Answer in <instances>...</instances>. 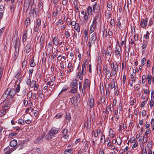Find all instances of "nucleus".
Segmentation results:
<instances>
[{
	"label": "nucleus",
	"mask_w": 154,
	"mask_h": 154,
	"mask_svg": "<svg viewBox=\"0 0 154 154\" xmlns=\"http://www.w3.org/2000/svg\"><path fill=\"white\" fill-rule=\"evenodd\" d=\"M8 94L7 92H6V91H5L4 93L2 95L1 100H2V101L5 100H6V99H7L8 97Z\"/></svg>",
	"instance_id": "nucleus-16"
},
{
	"label": "nucleus",
	"mask_w": 154,
	"mask_h": 154,
	"mask_svg": "<svg viewBox=\"0 0 154 154\" xmlns=\"http://www.w3.org/2000/svg\"><path fill=\"white\" fill-rule=\"evenodd\" d=\"M97 25L96 24H95L92 23L90 27V33H92L94 32L95 29L96 28Z\"/></svg>",
	"instance_id": "nucleus-15"
},
{
	"label": "nucleus",
	"mask_w": 154,
	"mask_h": 154,
	"mask_svg": "<svg viewBox=\"0 0 154 154\" xmlns=\"http://www.w3.org/2000/svg\"><path fill=\"white\" fill-rule=\"evenodd\" d=\"M100 9V6L99 4L96 3L93 6L92 10L94 13H98Z\"/></svg>",
	"instance_id": "nucleus-8"
},
{
	"label": "nucleus",
	"mask_w": 154,
	"mask_h": 154,
	"mask_svg": "<svg viewBox=\"0 0 154 154\" xmlns=\"http://www.w3.org/2000/svg\"><path fill=\"white\" fill-rule=\"evenodd\" d=\"M151 130L149 129H148L146 131V132H145V135L147 136L149 134H150L151 133Z\"/></svg>",
	"instance_id": "nucleus-59"
},
{
	"label": "nucleus",
	"mask_w": 154,
	"mask_h": 154,
	"mask_svg": "<svg viewBox=\"0 0 154 154\" xmlns=\"http://www.w3.org/2000/svg\"><path fill=\"white\" fill-rule=\"evenodd\" d=\"M113 71L117 72L118 70V66L117 63L115 64L113 62L110 65Z\"/></svg>",
	"instance_id": "nucleus-9"
},
{
	"label": "nucleus",
	"mask_w": 154,
	"mask_h": 154,
	"mask_svg": "<svg viewBox=\"0 0 154 154\" xmlns=\"http://www.w3.org/2000/svg\"><path fill=\"white\" fill-rule=\"evenodd\" d=\"M73 150V148H71L69 149H66L64 152V154H70Z\"/></svg>",
	"instance_id": "nucleus-27"
},
{
	"label": "nucleus",
	"mask_w": 154,
	"mask_h": 154,
	"mask_svg": "<svg viewBox=\"0 0 154 154\" xmlns=\"http://www.w3.org/2000/svg\"><path fill=\"white\" fill-rule=\"evenodd\" d=\"M87 68L86 67V66H85V64H83L82 65V71L83 72V73L84 72V74L86 73V68Z\"/></svg>",
	"instance_id": "nucleus-39"
},
{
	"label": "nucleus",
	"mask_w": 154,
	"mask_h": 154,
	"mask_svg": "<svg viewBox=\"0 0 154 154\" xmlns=\"http://www.w3.org/2000/svg\"><path fill=\"white\" fill-rule=\"evenodd\" d=\"M92 11L91 7L90 6H88L87 9V12L89 15H92Z\"/></svg>",
	"instance_id": "nucleus-25"
},
{
	"label": "nucleus",
	"mask_w": 154,
	"mask_h": 154,
	"mask_svg": "<svg viewBox=\"0 0 154 154\" xmlns=\"http://www.w3.org/2000/svg\"><path fill=\"white\" fill-rule=\"evenodd\" d=\"M19 43L18 42H16L14 47L15 48V51L14 58L16 60L18 57L19 54Z\"/></svg>",
	"instance_id": "nucleus-2"
},
{
	"label": "nucleus",
	"mask_w": 154,
	"mask_h": 154,
	"mask_svg": "<svg viewBox=\"0 0 154 154\" xmlns=\"http://www.w3.org/2000/svg\"><path fill=\"white\" fill-rule=\"evenodd\" d=\"M53 42L56 45H57L59 44V42L57 38L54 37L53 39Z\"/></svg>",
	"instance_id": "nucleus-32"
},
{
	"label": "nucleus",
	"mask_w": 154,
	"mask_h": 154,
	"mask_svg": "<svg viewBox=\"0 0 154 154\" xmlns=\"http://www.w3.org/2000/svg\"><path fill=\"white\" fill-rule=\"evenodd\" d=\"M153 103H154L153 100H152V99H151V100H150V103H149V105L150 106V108L151 109H152V107L153 106Z\"/></svg>",
	"instance_id": "nucleus-58"
},
{
	"label": "nucleus",
	"mask_w": 154,
	"mask_h": 154,
	"mask_svg": "<svg viewBox=\"0 0 154 154\" xmlns=\"http://www.w3.org/2000/svg\"><path fill=\"white\" fill-rule=\"evenodd\" d=\"M10 146L12 147L10 148H14L15 150L18 147L19 145L17 144V140L14 139L11 141L10 143Z\"/></svg>",
	"instance_id": "nucleus-4"
},
{
	"label": "nucleus",
	"mask_w": 154,
	"mask_h": 154,
	"mask_svg": "<svg viewBox=\"0 0 154 154\" xmlns=\"http://www.w3.org/2000/svg\"><path fill=\"white\" fill-rule=\"evenodd\" d=\"M152 77V76L151 75H150L149 76V75H147V79H148V83L149 84H150L151 83Z\"/></svg>",
	"instance_id": "nucleus-44"
},
{
	"label": "nucleus",
	"mask_w": 154,
	"mask_h": 154,
	"mask_svg": "<svg viewBox=\"0 0 154 154\" xmlns=\"http://www.w3.org/2000/svg\"><path fill=\"white\" fill-rule=\"evenodd\" d=\"M65 35L66 38H68L70 36V33L68 31H65Z\"/></svg>",
	"instance_id": "nucleus-53"
},
{
	"label": "nucleus",
	"mask_w": 154,
	"mask_h": 154,
	"mask_svg": "<svg viewBox=\"0 0 154 154\" xmlns=\"http://www.w3.org/2000/svg\"><path fill=\"white\" fill-rule=\"evenodd\" d=\"M31 46L30 44H28L26 47V53H28L31 51Z\"/></svg>",
	"instance_id": "nucleus-22"
},
{
	"label": "nucleus",
	"mask_w": 154,
	"mask_h": 154,
	"mask_svg": "<svg viewBox=\"0 0 154 154\" xmlns=\"http://www.w3.org/2000/svg\"><path fill=\"white\" fill-rule=\"evenodd\" d=\"M23 78V77H21L19 79H17L16 80V81L15 82V84H17V83H18V84H20L21 82V81L22 80Z\"/></svg>",
	"instance_id": "nucleus-40"
},
{
	"label": "nucleus",
	"mask_w": 154,
	"mask_h": 154,
	"mask_svg": "<svg viewBox=\"0 0 154 154\" xmlns=\"http://www.w3.org/2000/svg\"><path fill=\"white\" fill-rule=\"evenodd\" d=\"M109 49H108L107 50L106 54L108 56L110 57L112 54V51H111V47L110 45H109Z\"/></svg>",
	"instance_id": "nucleus-26"
},
{
	"label": "nucleus",
	"mask_w": 154,
	"mask_h": 154,
	"mask_svg": "<svg viewBox=\"0 0 154 154\" xmlns=\"http://www.w3.org/2000/svg\"><path fill=\"white\" fill-rule=\"evenodd\" d=\"M111 10H109L107 12H106V13L105 14V16L107 17V18L108 19H109L110 17V15H111V12L110 11Z\"/></svg>",
	"instance_id": "nucleus-34"
},
{
	"label": "nucleus",
	"mask_w": 154,
	"mask_h": 154,
	"mask_svg": "<svg viewBox=\"0 0 154 154\" xmlns=\"http://www.w3.org/2000/svg\"><path fill=\"white\" fill-rule=\"evenodd\" d=\"M111 73H109V72H106V78L109 79L111 77Z\"/></svg>",
	"instance_id": "nucleus-46"
},
{
	"label": "nucleus",
	"mask_w": 154,
	"mask_h": 154,
	"mask_svg": "<svg viewBox=\"0 0 154 154\" xmlns=\"http://www.w3.org/2000/svg\"><path fill=\"white\" fill-rule=\"evenodd\" d=\"M112 4L111 3H108L107 4V7L110 9V10H112Z\"/></svg>",
	"instance_id": "nucleus-57"
},
{
	"label": "nucleus",
	"mask_w": 154,
	"mask_h": 154,
	"mask_svg": "<svg viewBox=\"0 0 154 154\" xmlns=\"http://www.w3.org/2000/svg\"><path fill=\"white\" fill-rule=\"evenodd\" d=\"M65 119L66 120L67 122H69L71 119V116L70 114L69 113H66L65 116Z\"/></svg>",
	"instance_id": "nucleus-17"
},
{
	"label": "nucleus",
	"mask_w": 154,
	"mask_h": 154,
	"mask_svg": "<svg viewBox=\"0 0 154 154\" xmlns=\"http://www.w3.org/2000/svg\"><path fill=\"white\" fill-rule=\"evenodd\" d=\"M35 65V64L34 63V60L33 58L31 60L30 63V66H31L33 67Z\"/></svg>",
	"instance_id": "nucleus-36"
},
{
	"label": "nucleus",
	"mask_w": 154,
	"mask_h": 154,
	"mask_svg": "<svg viewBox=\"0 0 154 154\" xmlns=\"http://www.w3.org/2000/svg\"><path fill=\"white\" fill-rule=\"evenodd\" d=\"M27 61L24 60L22 63V67L23 68H24L26 67V66Z\"/></svg>",
	"instance_id": "nucleus-48"
},
{
	"label": "nucleus",
	"mask_w": 154,
	"mask_h": 154,
	"mask_svg": "<svg viewBox=\"0 0 154 154\" xmlns=\"http://www.w3.org/2000/svg\"><path fill=\"white\" fill-rule=\"evenodd\" d=\"M70 86L72 88H78L77 81L76 80H73L72 81Z\"/></svg>",
	"instance_id": "nucleus-14"
},
{
	"label": "nucleus",
	"mask_w": 154,
	"mask_h": 154,
	"mask_svg": "<svg viewBox=\"0 0 154 154\" xmlns=\"http://www.w3.org/2000/svg\"><path fill=\"white\" fill-rule=\"evenodd\" d=\"M6 110L3 109L0 111V116L2 117L4 116L6 113Z\"/></svg>",
	"instance_id": "nucleus-33"
},
{
	"label": "nucleus",
	"mask_w": 154,
	"mask_h": 154,
	"mask_svg": "<svg viewBox=\"0 0 154 154\" xmlns=\"http://www.w3.org/2000/svg\"><path fill=\"white\" fill-rule=\"evenodd\" d=\"M34 10H35V7H31V8L30 11V12L29 13V16H32L33 17H34Z\"/></svg>",
	"instance_id": "nucleus-21"
},
{
	"label": "nucleus",
	"mask_w": 154,
	"mask_h": 154,
	"mask_svg": "<svg viewBox=\"0 0 154 154\" xmlns=\"http://www.w3.org/2000/svg\"><path fill=\"white\" fill-rule=\"evenodd\" d=\"M4 151L6 152L5 154H10L12 152L15 150L14 148H10L9 146H8L4 149Z\"/></svg>",
	"instance_id": "nucleus-7"
},
{
	"label": "nucleus",
	"mask_w": 154,
	"mask_h": 154,
	"mask_svg": "<svg viewBox=\"0 0 154 154\" xmlns=\"http://www.w3.org/2000/svg\"><path fill=\"white\" fill-rule=\"evenodd\" d=\"M27 30H25L23 32V41L25 42L26 40V38L27 37Z\"/></svg>",
	"instance_id": "nucleus-18"
},
{
	"label": "nucleus",
	"mask_w": 154,
	"mask_h": 154,
	"mask_svg": "<svg viewBox=\"0 0 154 154\" xmlns=\"http://www.w3.org/2000/svg\"><path fill=\"white\" fill-rule=\"evenodd\" d=\"M89 105L91 108H92L94 105V100L93 98L91 97L89 100Z\"/></svg>",
	"instance_id": "nucleus-20"
},
{
	"label": "nucleus",
	"mask_w": 154,
	"mask_h": 154,
	"mask_svg": "<svg viewBox=\"0 0 154 154\" xmlns=\"http://www.w3.org/2000/svg\"><path fill=\"white\" fill-rule=\"evenodd\" d=\"M18 122L20 124L22 125H24L25 124L24 121L22 119H19L18 120Z\"/></svg>",
	"instance_id": "nucleus-54"
},
{
	"label": "nucleus",
	"mask_w": 154,
	"mask_h": 154,
	"mask_svg": "<svg viewBox=\"0 0 154 154\" xmlns=\"http://www.w3.org/2000/svg\"><path fill=\"white\" fill-rule=\"evenodd\" d=\"M60 130V129L59 128H52L50 130L48 134L51 137H54L55 135L57 134Z\"/></svg>",
	"instance_id": "nucleus-3"
},
{
	"label": "nucleus",
	"mask_w": 154,
	"mask_h": 154,
	"mask_svg": "<svg viewBox=\"0 0 154 154\" xmlns=\"http://www.w3.org/2000/svg\"><path fill=\"white\" fill-rule=\"evenodd\" d=\"M110 110L111 111V105H109L107 106L106 107V112H107V114H108L109 112V110Z\"/></svg>",
	"instance_id": "nucleus-42"
},
{
	"label": "nucleus",
	"mask_w": 154,
	"mask_h": 154,
	"mask_svg": "<svg viewBox=\"0 0 154 154\" xmlns=\"http://www.w3.org/2000/svg\"><path fill=\"white\" fill-rule=\"evenodd\" d=\"M146 59L145 58H143L141 60V65L144 66L146 63Z\"/></svg>",
	"instance_id": "nucleus-55"
},
{
	"label": "nucleus",
	"mask_w": 154,
	"mask_h": 154,
	"mask_svg": "<svg viewBox=\"0 0 154 154\" xmlns=\"http://www.w3.org/2000/svg\"><path fill=\"white\" fill-rule=\"evenodd\" d=\"M62 113H58L55 116V117L57 119L60 118L62 116Z\"/></svg>",
	"instance_id": "nucleus-47"
},
{
	"label": "nucleus",
	"mask_w": 154,
	"mask_h": 154,
	"mask_svg": "<svg viewBox=\"0 0 154 154\" xmlns=\"http://www.w3.org/2000/svg\"><path fill=\"white\" fill-rule=\"evenodd\" d=\"M90 83L89 80L88 79H86L84 80L83 83V88L82 90V93L83 94L85 93L86 91V89L88 87L90 88Z\"/></svg>",
	"instance_id": "nucleus-1"
},
{
	"label": "nucleus",
	"mask_w": 154,
	"mask_h": 154,
	"mask_svg": "<svg viewBox=\"0 0 154 154\" xmlns=\"http://www.w3.org/2000/svg\"><path fill=\"white\" fill-rule=\"evenodd\" d=\"M141 138H140L139 139V140H142L143 143H146L147 141V137H145V138H146L145 140V139H144L145 138V136H144L143 138H142L141 139Z\"/></svg>",
	"instance_id": "nucleus-35"
},
{
	"label": "nucleus",
	"mask_w": 154,
	"mask_h": 154,
	"mask_svg": "<svg viewBox=\"0 0 154 154\" xmlns=\"http://www.w3.org/2000/svg\"><path fill=\"white\" fill-rule=\"evenodd\" d=\"M44 137V135H41L38 137V138L35 139L34 143H41L43 140Z\"/></svg>",
	"instance_id": "nucleus-10"
},
{
	"label": "nucleus",
	"mask_w": 154,
	"mask_h": 154,
	"mask_svg": "<svg viewBox=\"0 0 154 154\" xmlns=\"http://www.w3.org/2000/svg\"><path fill=\"white\" fill-rule=\"evenodd\" d=\"M36 24L38 26H40L41 24V20L40 19H38L37 21Z\"/></svg>",
	"instance_id": "nucleus-63"
},
{
	"label": "nucleus",
	"mask_w": 154,
	"mask_h": 154,
	"mask_svg": "<svg viewBox=\"0 0 154 154\" xmlns=\"http://www.w3.org/2000/svg\"><path fill=\"white\" fill-rule=\"evenodd\" d=\"M75 99L78 101H80V95L79 93H78L76 94Z\"/></svg>",
	"instance_id": "nucleus-43"
},
{
	"label": "nucleus",
	"mask_w": 154,
	"mask_h": 154,
	"mask_svg": "<svg viewBox=\"0 0 154 154\" xmlns=\"http://www.w3.org/2000/svg\"><path fill=\"white\" fill-rule=\"evenodd\" d=\"M21 74V72L19 71L17 72V73L15 75V77L16 78L18 79L19 76Z\"/></svg>",
	"instance_id": "nucleus-50"
},
{
	"label": "nucleus",
	"mask_w": 154,
	"mask_h": 154,
	"mask_svg": "<svg viewBox=\"0 0 154 154\" xmlns=\"http://www.w3.org/2000/svg\"><path fill=\"white\" fill-rule=\"evenodd\" d=\"M82 71H80L78 72L77 73V76H78L79 75V79L81 80H82L83 78H82V75H85L86 74H84V73Z\"/></svg>",
	"instance_id": "nucleus-19"
},
{
	"label": "nucleus",
	"mask_w": 154,
	"mask_h": 154,
	"mask_svg": "<svg viewBox=\"0 0 154 154\" xmlns=\"http://www.w3.org/2000/svg\"><path fill=\"white\" fill-rule=\"evenodd\" d=\"M62 134L63 135H66L68 133V130L66 128H64L62 130Z\"/></svg>",
	"instance_id": "nucleus-38"
},
{
	"label": "nucleus",
	"mask_w": 154,
	"mask_h": 154,
	"mask_svg": "<svg viewBox=\"0 0 154 154\" xmlns=\"http://www.w3.org/2000/svg\"><path fill=\"white\" fill-rule=\"evenodd\" d=\"M6 91L8 95L10 97H14L16 94V91L14 89H11L10 88H8Z\"/></svg>",
	"instance_id": "nucleus-5"
},
{
	"label": "nucleus",
	"mask_w": 154,
	"mask_h": 154,
	"mask_svg": "<svg viewBox=\"0 0 154 154\" xmlns=\"http://www.w3.org/2000/svg\"><path fill=\"white\" fill-rule=\"evenodd\" d=\"M30 19L29 17H27L25 22V24L26 26V27H27L29 25H30Z\"/></svg>",
	"instance_id": "nucleus-28"
},
{
	"label": "nucleus",
	"mask_w": 154,
	"mask_h": 154,
	"mask_svg": "<svg viewBox=\"0 0 154 154\" xmlns=\"http://www.w3.org/2000/svg\"><path fill=\"white\" fill-rule=\"evenodd\" d=\"M97 38V36L95 33H93L92 35L90 41L92 44H94Z\"/></svg>",
	"instance_id": "nucleus-12"
},
{
	"label": "nucleus",
	"mask_w": 154,
	"mask_h": 154,
	"mask_svg": "<svg viewBox=\"0 0 154 154\" xmlns=\"http://www.w3.org/2000/svg\"><path fill=\"white\" fill-rule=\"evenodd\" d=\"M3 69H4L3 67L1 66L0 68V79H1L2 77V75L3 73Z\"/></svg>",
	"instance_id": "nucleus-45"
},
{
	"label": "nucleus",
	"mask_w": 154,
	"mask_h": 154,
	"mask_svg": "<svg viewBox=\"0 0 154 154\" xmlns=\"http://www.w3.org/2000/svg\"><path fill=\"white\" fill-rule=\"evenodd\" d=\"M44 38L43 37H41L40 39V47L42 48L43 47V44L44 42Z\"/></svg>",
	"instance_id": "nucleus-29"
},
{
	"label": "nucleus",
	"mask_w": 154,
	"mask_h": 154,
	"mask_svg": "<svg viewBox=\"0 0 154 154\" xmlns=\"http://www.w3.org/2000/svg\"><path fill=\"white\" fill-rule=\"evenodd\" d=\"M34 111V116L35 117H36L37 116V115L39 114V112L36 110H35Z\"/></svg>",
	"instance_id": "nucleus-61"
},
{
	"label": "nucleus",
	"mask_w": 154,
	"mask_h": 154,
	"mask_svg": "<svg viewBox=\"0 0 154 154\" xmlns=\"http://www.w3.org/2000/svg\"><path fill=\"white\" fill-rule=\"evenodd\" d=\"M73 88L70 91L72 93H75L77 92V88Z\"/></svg>",
	"instance_id": "nucleus-49"
},
{
	"label": "nucleus",
	"mask_w": 154,
	"mask_h": 154,
	"mask_svg": "<svg viewBox=\"0 0 154 154\" xmlns=\"http://www.w3.org/2000/svg\"><path fill=\"white\" fill-rule=\"evenodd\" d=\"M142 21L143 22L144 25H146V26L147 25V18H145V19H142Z\"/></svg>",
	"instance_id": "nucleus-62"
},
{
	"label": "nucleus",
	"mask_w": 154,
	"mask_h": 154,
	"mask_svg": "<svg viewBox=\"0 0 154 154\" xmlns=\"http://www.w3.org/2000/svg\"><path fill=\"white\" fill-rule=\"evenodd\" d=\"M116 50L114 51L115 55H118L120 57H121L122 48H119L118 47H116Z\"/></svg>",
	"instance_id": "nucleus-11"
},
{
	"label": "nucleus",
	"mask_w": 154,
	"mask_h": 154,
	"mask_svg": "<svg viewBox=\"0 0 154 154\" xmlns=\"http://www.w3.org/2000/svg\"><path fill=\"white\" fill-rule=\"evenodd\" d=\"M101 19L100 13H98L96 16L93 21V23L96 24H97V22L100 21Z\"/></svg>",
	"instance_id": "nucleus-6"
},
{
	"label": "nucleus",
	"mask_w": 154,
	"mask_h": 154,
	"mask_svg": "<svg viewBox=\"0 0 154 154\" xmlns=\"http://www.w3.org/2000/svg\"><path fill=\"white\" fill-rule=\"evenodd\" d=\"M146 79V77L145 75H143L142 76V82L144 84L146 81L145 80Z\"/></svg>",
	"instance_id": "nucleus-52"
},
{
	"label": "nucleus",
	"mask_w": 154,
	"mask_h": 154,
	"mask_svg": "<svg viewBox=\"0 0 154 154\" xmlns=\"http://www.w3.org/2000/svg\"><path fill=\"white\" fill-rule=\"evenodd\" d=\"M140 25L142 28H144L146 26V25L144 24V23H143V22L142 21V20H141V21Z\"/></svg>",
	"instance_id": "nucleus-64"
},
{
	"label": "nucleus",
	"mask_w": 154,
	"mask_h": 154,
	"mask_svg": "<svg viewBox=\"0 0 154 154\" xmlns=\"http://www.w3.org/2000/svg\"><path fill=\"white\" fill-rule=\"evenodd\" d=\"M20 84H18L17 85V88H16V92H19L20 91Z\"/></svg>",
	"instance_id": "nucleus-37"
},
{
	"label": "nucleus",
	"mask_w": 154,
	"mask_h": 154,
	"mask_svg": "<svg viewBox=\"0 0 154 154\" xmlns=\"http://www.w3.org/2000/svg\"><path fill=\"white\" fill-rule=\"evenodd\" d=\"M14 97H10V96L8 95L7 101L8 103H10L13 102L14 100Z\"/></svg>",
	"instance_id": "nucleus-24"
},
{
	"label": "nucleus",
	"mask_w": 154,
	"mask_h": 154,
	"mask_svg": "<svg viewBox=\"0 0 154 154\" xmlns=\"http://www.w3.org/2000/svg\"><path fill=\"white\" fill-rule=\"evenodd\" d=\"M88 31L86 30L85 29L84 30V41L87 42L88 39Z\"/></svg>",
	"instance_id": "nucleus-23"
},
{
	"label": "nucleus",
	"mask_w": 154,
	"mask_h": 154,
	"mask_svg": "<svg viewBox=\"0 0 154 154\" xmlns=\"http://www.w3.org/2000/svg\"><path fill=\"white\" fill-rule=\"evenodd\" d=\"M39 27V26H38V25H36L35 27L34 28V31L35 32H38V31Z\"/></svg>",
	"instance_id": "nucleus-56"
},
{
	"label": "nucleus",
	"mask_w": 154,
	"mask_h": 154,
	"mask_svg": "<svg viewBox=\"0 0 154 154\" xmlns=\"http://www.w3.org/2000/svg\"><path fill=\"white\" fill-rule=\"evenodd\" d=\"M149 33L147 31L146 32V34L144 35V37L146 39H147L149 38Z\"/></svg>",
	"instance_id": "nucleus-60"
},
{
	"label": "nucleus",
	"mask_w": 154,
	"mask_h": 154,
	"mask_svg": "<svg viewBox=\"0 0 154 154\" xmlns=\"http://www.w3.org/2000/svg\"><path fill=\"white\" fill-rule=\"evenodd\" d=\"M93 133H94V136H95V137H96L98 135L99 132H98V130H95L94 132Z\"/></svg>",
	"instance_id": "nucleus-51"
},
{
	"label": "nucleus",
	"mask_w": 154,
	"mask_h": 154,
	"mask_svg": "<svg viewBox=\"0 0 154 154\" xmlns=\"http://www.w3.org/2000/svg\"><path fill=\"white\" fill-rule=\"evenodd\" d=\"M88 20V16L86 13H85L84 16V22L86 24Z\"/></svg>",
	"instance_id": "nucleus-31"
},
{
	"label": "nucleus",
	"mask_w": 154,
	"mask_h": 154,
	"mask_svg": "<svg viewBox=\"0 0 154 154\" xmlns=\"http://www.w3.org/2000/svg\"><path fill=\"white\" fill-rule=\"evenodd\" d=\"M107 65H106L103 66V71L104 72H109V70H107Z\"/></svg>",
	"instance_id": "nucleus-41"
},
{
	"label": "nucleus",
	"mask_w": 154,
	"mask_h": 154,
	"mask_svg": "<svg viewBox=\"0 0 154 154\" xmlns=\"http://www.w3.org/2000/svg\"><path fill=\"white\" fill-rule=\"evenodd\" d=\"M74 29L76 30V31L77 32H79L80 31V27L79 26V25L78 23H77L76 24L74 27Z\"/></svg>",
	"instance_id": "nucleus-30"
},
{
	"label": "nucleus",
	"mask_w": 154,
	"mask_h": 154,
	"mask_svg": "<svg viewBox=\"0 0 154 154\" xmlns=\"http://www.w3.org/2000/svg\"><path fill=\"white\" fill-rule=\"evenodd\" d=\"M74 65L72 64V63L69 62L67 66V68L69 69V72H70L73 71L74 69Z\"/></svg>",
	"instance_id": "nucleus-13"
}]
</instances>
